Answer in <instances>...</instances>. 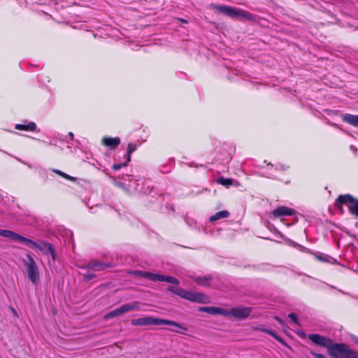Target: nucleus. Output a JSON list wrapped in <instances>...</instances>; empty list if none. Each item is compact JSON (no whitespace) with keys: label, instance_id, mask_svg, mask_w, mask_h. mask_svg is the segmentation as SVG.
I'll return each instance as SVG.
<instances>
[{"label":"nucleus","instance_id":"1","mask_svg":"<svg viewBox=\"0 0 358 358\" xmlns=\"http://www.w3.org/2000/svg\"><path fill=\"white\" fill-rule=\"evenodd\" d=\"M0 236L11 238L13 241L24 243L27 246L38 248L40 251L43 252L45 255L50 254L53 261H55L56 259L55 250L53 245L50 243L42 242L41 244H38V243L24 237L17 233L7 229H0Z\"/></svg>","mask_w":358,"mask_h":358},{"label":"nucleus","instance_id":"2","mask_svg":"<svg viewBox=\"0 0 358 358\" xmlns=\"http://www.w3.org/2000/svg\"><path fill=\"white\" fill-rule=\"evenodd\" d=\"M131 324L133 326H159V325H171L177 327L180 329L187 330V327L174 321L156 318L150 316L133 319L131 321Z\"/></svg>","mask_w":358,"mask_h":358},{"label":"nucleus","instance_id":"3","mask_svg":"<svg viewBox=\"0 0 358 358\" xmlns=\"http://www.w3.org/2000/svg\"><path fill=\"white\" fill-rule=\"evenodd\" d=\"M329 355L331 358H358V352L344 343H334Z\"/></svg>","mask_w":358,"mask_h":358},{"label":"nucleus","instance_id":"4","mask_svg":"<svg viewBox=\"0 0 358 358\" xmlns=\"http://www.w3.org/2000/svg\"><path fill=\"white\" fill-rule=\"evenodd\" d=\"M342 205L348 206L350 214L358 217V199L350 194L339 195L335 201V206L342 209Z\"/></svg>","mask_w":358,"mask_h":358},{"label":"nucleus","instance_id":"5","mask_svg":"<svg viewBox=\"0 0 358 358\" xmlns=\"http://www.w3.org/2000/svg\"><path fill=\"white\" fill-rule=\"evenodd\" d=\"M178 296L192 302L200 303H207L209 302V297L207 295L200 292L185 290L182 288L178 293Z\"/></svg>","mask_w":358,"mask_h":358},{"label":"nucleus","instance_id":"6","mask_svg":"<svg viewBox=\"0 0 358 358\" xmlns=\"http://www.w3.org/2000/svg\"><path fill=\"white\" fill-rule=\"evenodd\" d=\"M139 310H140V308H139L138 303L137 302L131 303H124L120 307H119L115 310H113L110 312H109L108 313H107L106 315H105L103 318L105 320H109V319H111L113 317H118V316H120L125 313H127L129 311Z\"/></svg>","mask_w":358,"mask_h":358},{"label":"nucleus","instance_id":"7","mask_svg":"<svg viewBox=\"0 0 358 358\" xmlns=\"http://www.w3.org/2000/svg\"><path fill=\"white\" fill-rule=\"evenodd\" d=\"M130 177H131L130 175H123L122 177H117L118 178H120L122 180L129 181V183L127 184L128 192L129 191V189H132L138 192L143 194H149L151 192V189H150L149 186L147 185L145 182H143V187H140L138 180H135L134 178H130Z\"/></svg>","mask_w":358,"mask_h":358},{"label":"nucleus","instance_id":"8","mask_svg":"<svg viewBox=\"0 0 358 358\" xmlns=\"http://www.w3.org/2000/svg\"><path fill=\"white\" fill-rule=\"evenodd\" d=\"M308 339L317 345L326 348L328 354L334 343L331 339L318 334H309Z\"/></svg>","mask_w":358,"mask_h":358},{"label":"nucleus","instance_id":"9","mask_svg":"<svg viewBox=\"0 0 358 358\" xmlns=\"http://www.w3.org/2000/svg\"><path fill=\"white\" fill-rule=\"evenodd\" d=\"M27 258L28 259V262L25 263V266L28 277L33 284H36L37 278L38 277V271L37 265L34 259L30 255L27 254Z\"/></svg>","mask_w":358,"mask_h":358},{"label":"nucleus","instance_id":"10","mask_svg":"<svg viewBox=\"0 0 358 358\" xmlns=\"http://www.w3.org/2000/svg\"><path fill=\"white\" fill-rule=\"evenodd\" d=\"M251 311L252 309L249 307L232 308L231 309L228 310L227 317L232 316L236 319L243 320L250 315Z\"/></svg>","mask_w":358,"mask_h":358},{"label":"nucleus","instance_id":"11","mask_svg":"<svg viewBox=\"0 0 358 358\" xmlns=\"http://www.w3.org/2000/svg\"><path fill=\"white\" fill-rule=\"evenodd\" d=\"M112 264L107 262H101L96 259H92L87 264L80 266L82 269H92L94 271H103L108 268L112 267Z\"/></svg>","mask_w":358,"mask_h":358},{"label":"nucleus","instance_id":"12","mask_svg":"<svg viewBox=\"0 0 358 358\" xmlns=\"http://www.w3.org/2000/svg\"><path fill=\"white\" fill-rule=\"evenodd\" d=\"M213 8L218 12L222 13L223 15L230 17H237L238 13L237 8L225 6V5H213Z\"/></svg>","mask_w":358,"mask_h":358},{"label":"nucleus","instance_id":"13","mask_svg":"<svg viewBox=\"0 0 358 358\" xmlns=\"http://www.w3.org/2000/svg\"><path fill=\"white\" fill-rule=\"evenodd\" d=\"M137 145L129 143L127 145V150L126 153L127 159L124 163L115 164L113 165L112 169L115 171L120 170L122 167H125L127 166L128 162L131 161V154L136 150Z\"/></svg>","mask_w":358,"mask_h":358},{"label":"nucleus","instance_id":"14","mask_svg":"<svg viewBox=\"0 0 358 358\" xmlns=\"http://www.w3.org/2000/svg\"><path fill=\"white\" fill-rule=\"evenodd\" d=\"M199 310L213 315H220L226 317L228 313V310L214 306L201 307Z\"/></svg>","mask_w":358,"mask_h":358},{"label":"nucleus","instance_id":"15","mask_svg":"<svg viewBox=\"0 0 358 358\" xmlns=\"http://www.w3.org/2000/svg\"><path fill=\"white\" fill-rule=\"evenodd\" d=\"M274 217H280L286 215H293L296 213L295 210L286 206H280L273 211Z\"/></svg>","mask_w":358,"mask_h":358},{"label":"nucleus","instance_id":"16","mask_svg":"<svg viewBox=\"0 0 358 358\" xmlns=\"http://www.w3.org/2000/svg\"><path fill=\"white\" fill-rule=\"evenodd\" d=\"M102 144L109 147L110 149L116 148L120 143V138L119 137H103L102 138Z\"/></svg>","mask_w":358,"mask_h":358},{"label":"nucleus","instance_id":"17","mask_svg":"<svg viewBox=\"0 0 358 358\" xmlns=\"http://www.w3.org/2000/svg\"><path fill=\"white\" fill-rule=\"evenodd\" d=\"M15 128L17 130L34 131L36 130L37 126L35 122H29L27 124H17Z\"/></svg>","mask_w":358,"mask_h":358},{"label":"nucleus","instance_id":"18","mask_svg":"<svg viewBox=\"0 0 358 358\" xmlns=\"http://www.w3.org/2000/svg\"><path fill=\"white\" fill-rule=\"evenodd\" d=\"M342 119L344 122L358 127V115L346 113L343 115Z\"/></svg>","mask_w":358,"mask_h":358},{"label":"nucleus","instance_id":"19","mask_svg":"<svg viewBox=\"0 0 358 358\" xmlns=\"http://www.w3.org/2000/svg\"><path fill=\"white\" fill-rule=\"evenodd\" d=\"M255 329L262 331V332H264V333H266V334H269L270 336H271L272 337H273L275 340H277L280 343H284L282 338L280 336H279L272 329H267V328L264 327V326H260V327H256Z\"/></svg>","mask_w":358,"mask_h":358},{"label":"nucleus","instance_id":"20","mask_svg":"<svg viewBox=\"0 0 358 358\" xmlns=\"http://www.w3.org/2000/svg\"><path fill=\"white\" fill-rule=\"evenodd\" d=\"M230 215V213L228 210H222L217 212L215 215H212L209 218V221L210 222H213L215 221L219 220L223 218H227Z\"/></svg>","mask_w":358,"mask_h":358},{"label":"nucleus","instance_id":"21","mask_svg":"<svg viewBox=\"0 0 358 358\" xmlns=\"http://www.w3.org/2000/svg\"><path fill=\"white\" fill-rule=\"evenodd\" d=\"M193 280L199 285L206 286L209 284V282L212 280V278L210 275L196 276L193 277Z\"/></svg>","mask_w":358,"mask_h":358},{"label":"nucleus","instance_id":"22","mask_svg":"<svg viewBox=\"0 0 358 358\" xmlns=\"http://www.w3.org/2000/svg\"><path fill=\"white\" fill-rule=\"evenodd\" d=\"M238 13L239 14H237V17H241L251 21L255 20V16L248 11L238 9Z\"/></svg>","mask_w":358,"mask_h":358},{"label":"nucleus","instance_id":"23","mask_svg":"<svg viewBox=\"0 0 358 358\" xmlns=\"http://www.w3.org/2000/svg\"><path fill=\"white\" fill-rule=\"evenodd\" d=\"M50 171L66 180L73 181V182L77 180L76 178L71 176L60 170L55 169H51Z\"/></svg>","mask_w":358,"mask_h":358},{"label":"nucleus","instance_id":"24","mask_svg":"<svg viewBox=\"0 0 358 358\" xmlns=\"http://www.w3.org/2000/svg\"><path fill=\"white\" fill-rule=\"evenodd\" d=\"M216 182L218 184L229 187L233 185L234 180L231 178H224L223 177H220L216 180Z\"/></svg>","mask_w":358,"mask_h":358},{"label":"nucleus","instance_id":"25","mask_svg":"<svg viewBox=\"0 0 358 358\" xmlns=\"http://www.w3.org/2000/svg\"><path fill=\"white\" fill-rule=\"evenodd\" d=\"M136 273L143 278H145V279H148V280H153V277H154V273H151V272H148V271H138L136 272Z\"/></svg>","mask_w":358,"mask_h":358},{"label":"nucleus","instance_id":"26","mask_svg":"<svg viewBox=\"0 0 358 358\" xmlns=\"http://www.w3.org/2000/svg\"><path fill=\"white\" fill-rule=\"evenodd\" d=\"M113 183L115 186L120 187L122 189H124L125 192H128L127 185L125 182L126 181H124V180H123L124 182L117 181V180L114 179L113 178Z\"/></svg>","mask_w":358,"mask_h":358},{"label":"nucleus","instance_id":"27","mask_svg":"<svg viewBox=\"0 0 358 358\" xmlns=\"http://www.w3.org/2000/svg\"><path fill=\"white\" fill-rule=\"evenodd\" d=\"M315 257L317 259H319L321 262H329L331 257L327 255H324L322 253H320L317 255H315Z\"/></svg>","mask_w":358,"mask_h":358},{"label":"nucleus","instance_id":"28","mask_svg":"<svg viewBox=\"0 0 358 358\" xmlns=\"http://www.w3.org/2000/svg\"><path fill=\"white\" fill-rule=\"evenodd\" d=\"M290 243L292 245H293L294 247H298L300 249V250L302 252L312 254V252L308 248H307L303 245H299L294 241H290Z\"/></svg>","mask_w":358,"mask_h":358},{"label":"nucleus","instance_id":"29","mask_svg":"<svg viewBox=\"0 0 358 358\" xmlns=\"http://www.w3.org/2000/svg\"><path fill=\"white\" fill-rule=\"evenodd\" d=\"M164 282H166L168 283H171L173 285H178L179 284V280L177 278H176L173 276H170V275H166Z\"/></svg>","mask_w":358,"mask_h":358},{"label":"nucleus","instance_id":"30","mask_svg":"<svg viewBox=\"0 0 358 358\" xmlns=\"http://www.w3.org/2000/svg\"><path fill=\"white\" fill-rule=\"evenodd\" d=\"M165 277H166V275H162V274H159V273H154V277H153L152 281L164 282Z\"/></svg>","mask_w":358,"mask_h":358},{"label":"nucleus","instance_id":"31","mask_svg":"<svg viewBox=\"0 0 358 358\" xmlns=\"http://www.w3.org/2000/svg\"><path fill=\"white\" fill-rule=\"evenodd\" d=\"M181 287H173V286H169L168 288H167V290L178 295V293L179 292V291L180 290Z\"/></svg>","mask_w":358,"mask_h":358},{"label":"nucleus","instance_id":"32","mask_svg":"<svg viewBox=\"0 0 358 358\" xmlns=\"http://www.w3.org/2000/svg\"><path fill=\"white\" fill-rule=\"evenodd\" d=\"M288 317L296 324H299V320H298V317H297V315L294 313H291L289 314H288Z\"/></svg>","mask_w":358,"mask_h":358},{"label":"nucleus","instance_id":"33","mask_svg":"<svg viewBox=\"0 0 358 358\" xmlns=\"http://www.w3.org/2000/svg\"><path fill=\"white\" fill-rule=\"evenodd\" d=\"M96 277V275L94 273H86L83 275V278L86 281H90L94 278Z\"/></svg>","mask_w":358,"mask_h":358},{"label":"nucleus","instance_id":"34","mask_svg":"<svg viewBox=\"0 0 358 358\" xmlns=\"http://www.w3.org/2000/svg\"><path fill=\"white\" fill-rule=\"evenodd\" d=\"M310 354L315 358H327L324 355L311 351Z\"/></svg>","mask_w":358,"mask_h":358},{"label":"nucleus","instance_id":"35","mask_svg":"<svg viewBox=\"0 0 358 358\" xmlns=\"http://www.w3.org/2000/svg\"><path fill=\"white\" fill-rule=\"evenodd\" d=\"M177 329H170L171 331H173V332H176V333H178V334H185V332L184 331H185V329H180L179 327H176Z\"/></svg>","mask_w":358,"mask_h":358},{"label":"nucleus","instance_id":"36","mask_svg":"<svg viewBox=\"0 0 358 358\" xmlns=\"http://www.w3.org/2000/svg\"><path fill=\"white\" fill-rule=\"evenodd\" d=\"M278 166H280V169L281 170H282V171H285V170H287V169L288 168V166H287V167H285V166H282V164H278V165H277V166H276L275 169H278Z\"/></svg>","mask_w":358,"mask_h":358},{"label":"nucleus","instance_id":"37","mask_svg":"<svg viewBox=\"0 0 358 358\" xmlns=\"http://www.w3.org/2000/svg\"><path fill=\"white\" fill-rule=\"evenodd\" d=\"M328 124L332 127L337 128V129H340L339 126L336 123L328 122Z\"/></svg>","mask_w":358,"mask_h":358},{"label":"nucleus","instance_id":"38","mask_svg":"<svg viewBox=\"0 0 358 358\" xmlns=\"http://www.w3.org/2000/svg\"><path fill=\"white\" fill-rule=\"evenodd\" d=\"M275 320L276 321H278L280 324H282V320H281L280 317H277V316H275Z\"/></svg>","mask_w":358,"mask_h":358},{"label":"nucleus","instance_id":"39","mask_svg":"<svg viewBox=\"0 0 358 358\" xmlns=\"http://www.w3.org/2000/svg\"><path fill=\"white\" fill-rule=\"evenodd\" d=\"M68 136L71 137V141L73 140L74 135L72 132H69Z\"/></svg>","mask_w":358,"mask_h":358},{"label":"nucleus","instance_id":"40","mask_svg":"<svg viewBox=\"0 0 358 358\" xmlns=\"http://www.w3.org/2000/svg\"><path fill=\"white\" fill-rule=\"evenodd\" d=\"M353 340L355 341V342L356 343H357V344H358V337L355 336V337L353 338Z\"/></svg>","mask_w":358,"mask_h":358},{"label":"nucleus","instance_id":"41","mask_svg":"<svg viewBox=\"0 0 358 358\" xmlns=\"http://www.w3.org/2000/svg\"><path fill=\"white\" fill-rule=\"evenodd\" d=\"M66 136H63L62 138H61L62 141H66Z\"/></svg>","mask_w":358,"mask_h":358},{"label":"nucleus","instance_id":"42","mask_svg":"<svg viewBox=\"0 0 358 358\" xmlns=\"http://www.w3.org/2000/svg\"><path fill=\"white\" fill-rule=\"evenodd\" d=\"M163 172H164V173H169V170H168V169H167L166 171H163Z\"/></svg>","mask_w":358,"mask_h":358},{"label":"nucleus","instance_id":"43","mask_svg":"<svg viewBox=\"0 0 358 358\" xmlns=\"http://www.w3.org/2000/svg\"><path fill=\"white\" fill-rule=\"evenodd\" d=\"M268 166H273V164H272L271 162H270V163H268Z\"/></svg>","mask_w":358,"mask_h":358}]
</instances>
